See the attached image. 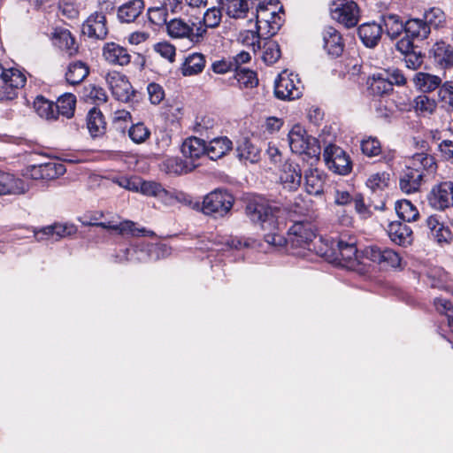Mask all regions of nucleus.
Segmentation results:
<instances>
[{"instance_id":"obj_23","label":"nucleus","mask_w":453,"mask_h":453,"mask_svg":"<svg viewBox=\"0 0 453 453\" xmlns=\"http://www.w3.org/2000/svg\"><path fill=\"white\" fill-rule=\"evenodd\" d=\"M426 226L439 244L451 245V229L441 222L438 216L431 215L427 217Z\"/></svg>"},{"instance_id":"obj_34","label":"nucleus","mask_w":453,"mask_h":453,"mask_svg":"<svg viewBox=\"0 0 453 453\" xmlns=\"http://www.w3.org/2000/svg\"><path fill=\"white\" fill-rule=\"evenodd\" d=\"M429 25L423 19H411L404 24V32L411 39L424 40L430 34Z\"/></svg>"},{"instance_id":"obj_24","label":"nucleus","mask_w":453,"mask_h":453,"mask_svg":"<svg viewBox=\"0 0 453 453\" xmlns=\"http://www.w3.org/2000/svg\"><path fill=\"white\" fill-rule=\"evenodd\" d=\"M258 0H219L222 8L230 18L241 19L253 9Z\"/></svg>"},{"instance_id":"obj_37","label":"nucleus","mask_w":453,"mask_h":453,"mask_svg":"<svg viewBox=\"0 0 453 453\" xmlns=\"http://www.w3.org/2000/svg\"><path fill=\"white\" fill-rule=\"evenodd\" d=\"M413 82L423 92H431L440 87L441 79L436 75L419 72L414 75Z\"/></svg>"},{"instance_id":"obj_50","label":"nucleus","mask_w":453,"mask_h":453,"mask_svg":"<svg viewBox=\"0 0 453 453\" xmlns=\"http://www.w3.org/2000/svg\"><path fill=\"white\" fill-rule=\"evenodd\" d=\"M387 81H383L384 90H392L393 85L402 86L406 83V78L399 69H393L385 73Z\"/></svg>"},{"instance_id":"obj_25","label":"nucleus","mask_w":453,"mask_h":453,"mask_svg":"<svg viewBox=\"0 0 453 453\" xmlns=\"http://www.w3.org/2000/svg\"><path fill=\"white\" fill-rule=\"evenodd\" d=\"M382 32L381 25L376 22L364 23L357 30L360 40L368 48H373L379 43Z\"/></svg>"},{"instance_id":"obj_7","label":"nucleus","mask_w":453,"mask_h":453,"mask_svg":"<svg viewBox=\"0 0 453 453\" xmlns=\"http://www.w3.org/2000/svg\"><path fill=\"white\" fill-rule=\"evenodd\" d=\"M315 236V227L311 222L296 221L289 227L286 242L292 248L310 250Z\"/></svg>"},{"instance_id":"obj_14","label":"nucleus","mask_w":453,"mask_h":453,"mask_svg":"<svg viewBox=\"0 0 453 453\" xmlns=\"http://www.w3.org/2000/svg\"><path fill=\"white\" fill-rule=\"evenodd\" d=\"M280 182L284 189L296 190L302 182V171L298 164L286 161L280 169Z\"/></svg>"},{"instance_id":"obj_11","label":"nucleus","mask_w":453,"mask_h":453,"mask_svg":"<svg viewBox=\"0 0 453 453\" xmlns=\"http://www.w3.org/2000/svg\"><path fill=\"white\" fill-rule=\"evenodd\" d=\"M76 231L77 228L74 225L55 223L39 229L35 228L31 232L37 242L46 240L57 242L62 238L74 234Z\"/></svg>"},{"instance_id":"obj_48","label":"nucleus","mask_w":453,"mask_h":453,"mask_svg":"<svg viewBox=\"0 0 453 453\" xmlns=\"http://www.w3.org/2000/svg\"><path fill=\"white\" fill-rule=\"evenodd\" d=\"M235 72V79L241 86L245 88H254L258 84L257 73L250 69H237Z\"/></svg>"},{"instance_id":"obj_47","label":"nucleus","mask_w":453,"mask_h":453,"mask_svg":"<svg viewBox=\"0 0 453 453\" xmlns=\"http://www.w3.org/2000/svg\"><path fill=\"white\" fill-rule=\"evenodd\" d=\"M2 81L4 83L10 84L11 87L19 90L25 86L27 78L19 69L9 68L6 70V73Z\"/></svg>"},{"instance_id":"obj_55","label":"nucleus","mask_w":453,"mask_h":453,"mask_svg":"<svg viewBox=\"0 0 453 453\" xmlns=\"http://www.w3.org/2000/svg\"><path fill=\"white\" fill-rule=\"evenodd\" d=\"M361 150L368 157L378 156L381 151L380 142L377 138L369 137L362 141Z\"/></svg>"},{"instance_id":"obj_4","label":"nucleus","mask_w":453,"mask_h":453,"mask_svg":"<svg viewBox=\"0 0 453 453\" xmlns=\"http://www.w3.org/2000/svg\"><path fill=\"white\" fill-rule=\"evenodd\" d=\"M254 8L256 9V27L258 33L265 37H271L277 34L282 25V19L275 8L270 10L265 3L259 1Z\"/></svg>"},{"instance_id":"obj_18","label":"nucleus","mask_w":453,"mask_h":453,"mask_svg":"<svg viewBox=\"0 0 453 453\" xmlns=\"http://www.w3.org/2000/svg\"><path fill=\"white\" fill-rule=\"evenodd\" d=\"M406 166L410 169H416L418 173H422L423 178H426L436 172L437 164L434 157L427 153H416L409 160Z\"/></svg>"},{"instance_id":"obj_45","label":"nucleus","mask_w":453,"mask_h":453,"mask_svg":"<svg viewBox=\"0 0 453 453\" xmlns=\"http://www.w3.org/2000/svg\"><path fill=\"white\" fill-rule=\"evenodd\" d=\"M436 102L426 95L418 96L413 100V107L416 112L422 116L433 114L436 110Z\"/></svg>"},{"instance_id":"obj_64","label":"nucleus","mask_w":453,"mask_h":453,"mask_svg":"<svg viewBox=\"0 0 453 453\" xmlns=\"http://www.w3.org/2000/svg\"><path fill=\"white\" fill-rule=\"evenodd\" d=\"M156 51L158 52L163 58H166L170 62H173L175 57V48L167 43L161 42L156 45Z\"/></svg>"},{"instance_id":"obj_44","label":"nucleus","mask_w":453,"mask_h":453,"mask_svg":"<svg viewBox=\"0 0 453 453\" xmlns=\"http://www.w3.org/2000/svg\"><path fill=\"white\" fill-rule=\"evenodd\" d=\"M382 22L386 34L391 38H396L404 30V25L398 15L385 14L382 16Z\"/></svg>"},{"instance_id":"obj_3","label":"nucleus","mask_w":453,"mask_h":453,"mask_svg":"<svg viewBox=\"0 0 453 453\" xmlns=\"http://www.w3.org/2000/svg\"><path fill=\"white\" fill-rule=\"evenodd\" d=\"M234 197L225 189L217 188L203 197L202 211L213 218H221L232 209Z\"/></svg>"},{"instance_id":"obj_5","label":"nucleus","mask_w":453,"mask_h":453,"mask_svg":"<svg viewBox=\"0 0 453 453\" xmlns=\"http://www.w3.org/2000/svg\"><path fill=\"white\" fill-rule=\"evenodd\" d=\"M330 12L334 20L348 28L356 27L359 21V7L352 0L334 1L331 4Z\"/></svg>"},{"instance_id":"obj_31","label":"nucleus","mask_w":453,"mask_h":453,"mask_svg":"<svg viewBox=\"0 0 453 453\" xmlns=\"http://www.w3.org/2000/svg\"><path fill=\"white\" fill-rule=\"evenodd\" d=\"M236 154L241 161L251 164L257 163L261 158V150L247 138L238 142Z\"/></svg>"},{"instance_id":"obj_38","label":"nucleus","mask_w":453,"mask_h":453,"mask_svg":"<svg viewBox=\"0 0 453 453\" xmlns=\"http://www.w3.org/2000/svg\"><path fill=\"white\" fill-rule=\"evenodd\" d=\"M34 109L42 119L47 120L57 119L55 103L46 99L42 96H36L34 101Z\"/></svg>"},{"instance_id":"obj_27","label":"nucleus","mask_w":453,"mask_h":453,"mask_svg":"<svg viewBox=\"0 0 453 453\" xmlns=\"http://www.w3.org/2000/svg\"><path fill=\"white\" fill-rule=\"evenodd\" d=\"M181 152L184 157L192 160L206 155V142L203 139L196 136L187 138L181 145Z\"/></svg>"},{"instance_id":"obj_41","label":"nucleus","mask_w":453,"mask_h":453,"mask_svg":"<svg viewBox=\"0 0 453 453\" xmlns=\"http://www.w3.org/2000/svg\"><path fill=\"white\" fill-rule=\"evenodd\" d=\"M76 98L73 94L66 93L58 97L55 103L57 118L62 115L67 119L73 116Z\"/></svg>"},{"instance_id":"obj_43","label":"nucleus","mask_w":453,"mask_h":453,"mask_svg":"<svg viewBox=\"0 0 453 453\" xmlns=\"http://www.w3.org/2000/svg\"><path fill=\"white\" fill-rule=\"evenodd\" d=\"M168 35L172 38H187L189 40L191 26L181 19H173L166 23Z\"/></svg>"},{"instance_id":"obj_36","label":"nucleus","mask_w":453,"mask_h":453,"mask_svg":"<svg viewBox=\"0 0 453 453\" xmlns=\"http://www.w3.org/2000/svg\"><path fill=\"white\" fill-rule=\"evenodd\" d=\"M87 127L92 137L102 135L105 130V121L102 112L92 108L87 117Z\"/></svg>"},{"instance_id":"obj_54","label":"nucleus","mask_w":453,"mask_h":453,"mask_svg":"<svg viewBox=\"0 0 453 453\" xmlns=\"http://www.w3.org/2000/svg\"><path fill=\"white\" fill-rule=\"evenodd\" d=\"M436 310L447 316L448 325L453 332V306L450 302L443 298H435L434 301Z\"/></svg>"},{"instance_id":"obj_16","label":"nucleus","mask_w":453,"mask_h":453,"mask_svg":"<svg viewBox=\"0 0 453 453\" xmlns=\"http://www.w3.org/2000/svg\"><path fill=\"white\" fill-rule=\"evenodd\" d=\"M425 182L422 173H418L416 169H410L406 165L399 173V188L405 194L418 192Z\"/></svg>"},{"instance_id":"obj_62","label":"nucleus","mask_w":453,"mask_h":453,"mask_svg":"<svg viewBox=\"0 0 453 453\" xmlns=\"http://www.w3.org/2000/svg\"><path fill=\"white\" fill-rule=\"evenodd\" d=\"M149 98L151 104H158L165 96L163 88L157 83H150L147 87Z\"/></svg>"},{"instance_id":"obj_39","label":"nucleus","mask_w":453,"mask_h":453,"mask_svg":"<svg viewBox=\"0 0 453 453\" xmlns=\"http://www.w3.org/2000/svg\"><path fill=\"white\" fill-rule=\"evenodd\" d=\"M197 166L196 164L183 161L179 157H169L163 162L164 170L169 174H183L192 171Z\"/></svg>"},{"instance_id":"obj_20","label":"nucleus","mask_w":453,"mask_h":453,"mask_svg":"<svg viewBox=\"0 0 453 453\" xmlns=\"http://www.w3.org/2000/svg\"><path fill=\"white\" fill-rule=\"evenodd\" d=\"M324 49L327 54L337 58L342 55L344 43L342 35L333 27H326L322 32Z\"/></svg>"},{"instance_id":"obj_33","label":"nucleus","mask_w":453,"mask_h":453,"mask_svg":"<svg viewBox=\"0 0 453 453\" xmlns=\"http://www.w3.org/2000/svg\"><path fill=\"white\" fill-rule=\"evenodd\" d=\"M23 181L14 175L0 170V196L25 192Z\"/></svg>"},{"instance_id":"obj_8","label":"nucleus","mask_w":453,"mask_h":453,"mask_svg":"<svg viewBox=\"0 0 453 453\" xmlns=\"http://www.w3.org/2000/svg\"><path fill=\"white\" fill-rule=\"evenodd\" d=\"M324 160L327 167L340 175H347L351 172L352 163L349 155L339 146L329 144L324 150Z\"/></svg>"},{"instance_id":"obj_22","label":"nucleus","mask_w":453,"mask_h":453,"mask_svg":"<svg viewBox=\"0 0 453 453\" xmlns=\"http://www.w3.org/2000/svg\"><path fill=\"white\" fill-rule=\"evenodd\" d=\"M103 56L112 65H127L131 62V55L127 50L115 42H107L103 48Z\"/></svg>"},{"instance_id":"obj_53","label":"nucleus","mask_w":453,"mask_h":453,"mask_svg":"<svg viewBox=\"0 0 453 453\" xmlns=\"http://www.w3.org/2000/svg\"><path fill=\"white\" fill-rule=\"evenodd\" d=\"M222 13L220 9L209 8L203 14V24L209 28L218 27L221 22Z\"/></svg>"},{"instance_id":"obj_52","label":"nucleus","mask_w":453,"mask_h":453,"mask_svg":"<svg viewBox=\"0 0 453 453\" xmlns=\"http://www.w3.org/2000/svg\"><path fill=\"white\" fill-rule=\"evenodd\" d=\"M389 173L386 172L372 174L366 180V186L372 191L382 190L388 186Z\"/></svg>"},{"instance_id":"obj_15","label":"nucleus","mask_w":453,"mask_h":453,"mask_svg":"<svg viewBox=\"0 0 453 453\" xmlns=\"http://www.w3.org/2000/svg\"><path fill=\"white\" fill-rule=\"evenodd\" d=\"M82 34L89 38L104 39L108 34L104 14L102 12L91 14L82 24Z\"/></svg>"},{"instance_id":"obj_12","label":"nucleus","mask_w":453,"mask_h":453,"mask_svg":"<svg viewBox=\"0 0 453 453\" xmlns=\"http://www.w3.org/2000/svg\"><path fill=\"white\" fill-rule=\"evenodd\" d=\"M365 256L372 262L378 263L383 267L396 268L401 263L399 254L388 248L371 246L365 250Z\"/></svg>"},{"instance_id":"obj_29","label":"nucleus","mask_w":453,"mask_h":453,"mask_svg":"<svg viewBox=\"0 0 453 453\" xmlns=\"http://www.w3.org/2000/svg\"><path fill=\"white\" fill-rule=\"evenodd\" d=\"M337 249L342 266L353 269L357 261V249L355 241L350 239L349 242H345L340 239L337 242Z\"/></svg>"},{"instance_id":"obj_10","label":"nucleus","mask_w":453,"mask_h":453,"mask_svg":"<svg viewBox=\"0 0 453 453\" xmlns=\"http://www.w3.org/2000/svg\"><path fill=\"white\" fill-rule=\"evenodd\" d=\"M112 96L119 101L127 103L134 96L131 83L126 75L116 72H109L105 77Z\"/></svg>"},{"instance_id":"obj_46","label":"nucleus","mask_w":453,"mask_h":453,"mask_svg":"<svg viewBox=\"0 0 453 453\" xmlns=\"http://www.w3.org/2000/svg\"><path fill=\"white\" fill-rule=\"evenodd\" d=\"M257 242V240L252 237L231 235L226 239L224 244L230 250H241L242 249L255 248Z\"/></svg>"},{"instance_id":"obj_19","label":"nucleus","mask_w":453,"mask_h":453,"mask_svg":"<svg viewBox=\"0 0 453 453\" xmlns=\"http://www.w3.org/2000/svg\"><path fill=\"white\" fill-rule=\"evenodd\" d=\"M50 38L53 44L65 51L68 56H73L77 53L78 44L68 29L56 27L51 33Z\"/></svg>"},{"instance_id":"obj_63","label":"nucleus","mask_w":453,"mask_h":453,"mask_svg":"<svg viewBox=\"0 0 453 453\" xmlns=\"http://www.w3.org/2000/svg\"><path fill=\"white\" fill-rule=\"evenodd\" d=\"M162 185L155 181H142L140 184V191L142 194L157 198Z\"/></svg>"},{"instance_id":"obj_60","label":"nucleus","mask_w":453,"mask_h":453,"mask_svg":"<svg viewBox=\"0 0 453 453\" xmlns=\"http://www.w3.org/2000/svg\"><path fill=\"white\" fill-rule=\"evenodd\" d=\"M424 61V55L416 49L404 56L406 66L411 70L419 68Z\"/></svg>"},{"instance_id":"obj_2","label":"nucleus","mask_w":453,"mask_h":453,"mask_svg":"<svg viewBox=\"0 0 453 453\" xmlns=\"http://www.w3.org/2000/svg\"><path fill=\"white\" fill-rule=\"evenodd\" d=\"M288 143L292 152L303 154L314 161L320 155V146L316 138L308 135L301 126H295L288 133Z\"/></svg>"},{"instance_id":"obj_59","label":"nucleus","mask_w":453,"mask_h":453,"mask_svg":"<svg viewBox=\"0 0 453 453\" xmlns=\"http://www.w3.org/2000/svg\"><path fill=\"white\" fill-rule=\"evenodd\" d=\"M443 12L438 8H432L424 13V21L431 27H438L443 21Z\"/></svg>"},{"instance_id":"obj_57","label":"nucleus","mask_w":453,"mask_h":453,"mask_svg":"<svg viewBox=\"0 0 453 453\" xmlns=\"http://www.w3.org/2000/svg\"><path fill=\"white\" fill-rule=\"evenodd\" d=\"M434 51L439 62H445L446 65L453 64V53L444 42L436 43Z\"/></svg>"},{"instance_id":"obj_49","label":"nucleus","mask_w":453,"mask_h":453,"mask_svg":"<svg viewBox=\"0 0 453 453\" xmlns=\"http://www.w3.org/2000/svg\"><path fill=\"white\" fill-rule=\"evenodd\" d=\"M281 52L279 44L274 41H270L264 45L263 60L267 65H273L280 58Z\"/></svg>"},{"instance_id":"obj_13","label":"nucleus","mask_w":453,"mask_h":453,"mask_svg":"<svg viewBox=\"0 0 453 453\" xmlns=\"http://www.w3.org/2000/svg\"><path fill=\"white\" fill-rule=\"evenodd\" d=\"M66 169L64 164L50 161L44 164L31 165L28 172L34 180H51L62 176Z\"/></svg>"},{"instance_id":"obj_40","label":"nucleus","mask_w":453,"mask_h":453,"mask_svg":"<svg viewBox=\"0 0 453 453\" xmlns=\"http://www.w3.org/2000/svg\"><path fill=\"white\" fill-rule=\"evenodd\" d=\"M88 67L85 63L76 61L69 65L65 79L68 83L76 85L81 83L88 76Z\"/></svg>"},{"instance_id":"obj_30","label":"nucleus","mask_w":453,"mask_h":453,"mask_svg":"<svg viewBox=\"0 0 453 453\" xmlns=\"http://www.w3.org/2000/svg\"><path fill=\"white\" fill-rule=\"evenodd\" d=\"M305 188L308 194L319 196L324 191L326 175L318 169H309L304 174Z\"/></svg>"},{"instance_id":"obj_58","label":"nucleus","mask_w":453,"mask_h":453,"mask_svg":"<svg viewBox=\"0 0 453 453\" xmlns=\"http://www.w3.org/2000/svg\"><path fill=\"white\" fill-rule=\"evenodd\" d=\"M182 196L181 193L177 192L174 189H165L163 186L160 188L159 192L157 193V198L165 203V205H172L176 201H179L180 199V196Z\"/></svg>"},{"instance_id":"obj_6","label":"nucleus","mask_w":453,"mask_h":453,"mask_svg":"<svg viewBox=\"0 0 453 453\" xmlns=\"http://www.w3.org/2000/svg\"><path fill=\"white\" fill-rule=\"evenodd\" d=\"M303 93V85L296 74L281 73L275 81L274 94L281 100H295L300 98Z\"/></svg>"},{"instance_id":"obj_21","label":"nucleus","mask_w":453,"mask_h":453,"mask_svg":"<svg viewBox=\"0 0 453 453\" xmlns=\"http://www.w3.org/2000/svg\"><path fill=\"white\" fill-rule=\"evenodd\" d=\"M388 234L390 240L399 246H408L413 241L412 230L404 222H391L388 226Z\"/></svg>"},{"instance_id":"obj_51","label":"nucleus","mask_w":453,"mask_h":453,"mask_svg":"<svg viewBox=\"0 0 453 453\" xmlns=\"http://www.w3.org/2000/svg\"><path fill=\"white\" fill-rule=\"evenodd\" d=\"M128 135L134 142L142 143L150 137V131L143 123H137L129 128Z\"/></svg>"},{"instance_id":"obj_26","label":"nucleus","mask_w":453,"mask_h":453,"mask_svg":"<svg viewBox=\"0 0 453 453\" xmlns=\"http://www.w3.org/2000/svg\"><path fill=\"white\" fill-rule=\"evenodd\" d=\"M88 225L100 226L122 235L137 236L146 232L144 228L135 227V224L130 220H124L119 223H113L111 221L99 223L89 222Z\"/></svg>"},{"instance_id":"obj_56","label":"nucleus","mask_w":453,"mask_h":453,"mask_svg":"<svg viewBox=\"0 0 453 453\" xmlns=\"http://www.w3.org/2000/svg\"><path fill=\"white\" fill-rule=\"evenodd\" d=\"M260 38L266 39L267 37H265L262 35H260V33H258V29H257V31L248 30L242 35V43L250 46L254 52H256L261 47Z\"/></svg>"},{"instance_id":"obj_1","label":"nucleus","mask_w":453,"mask_h":453,"mask_svg":"<svg viewBox=\"0 0 453 453\" xmlns=\"http://www.w3.org/2000/svg\"><path fill=\"white\" fill-rule=\"evenodd\" d=\"M280 209L270 205L262 197L250 199L245 208L246 216L253 224H257L265 231L278 228V213Z\"/></svg>"},{"instance_id":"obj_61","label":"nucleus","mask_w":453,"mask_h":453,"mask_svg":"<svg viewBox=\"0 0 453 453\" xmlns=\"http://www.w3.org/2000/svg\"><path fill=\"white\" fill-rule=\"evenodd\" d=\"M215 120L210 117H203L199 121H196L194 127V131L200 135H205L207 139H209V135H207L208 132L214 127Z\"/></svg>"},{"instance_id":"obj_17","label":"nucleus","mask_w":453,"mask_h":453,"mask_svg":"<svg viewBox=\"0 0 453 453\" xmlns=\"http://www.w3.org/2000/svg\"><path fill=\"white\" fill-rule=\"evenodd\" d=\"M167 250L165 245H157L153 243H146L127 248V252L132 253V257H127L134 262H146L153 258H157L159 252Z\"/></svg>"},{"instance_id":"obj_9","label":"nucleus","mask_w":453,"mask_h":453,"mask_svg":"<svg viewBox=\"0 0 453 453\" xmlns=\"http://www.w3.org/2000/svg\"><path fill=\"white\" fill-rule=\"evenodd\" d=\"M429 204L435 210L443 211L453 207V181L444 180L435 184L428 195Z\"/></svg>"},{"instance_id":"obj_35","label":"nucleus","mask_w":453,"mask_h":453,"mask_svg":"<svg viewBox=\"0 0 453 453\" xmlns=\"http://www.w3.org/2000/svg\"><path fill=\"white\" fill-rule=\"evenodd\" d=\"M205 66V58L201 53L188 55L181 66V73L184 76H191L200 73Z\"/></svg>"},{"instance_id":"obj_32","label":"nucleus","mask_w":453,"mask_h":453,"mask_svg":"<svg viewBox=\"0 0 453 453\" xmlns=\"http://www.w3.org/2000/svg\"><path fill=\"white\" fill-rule=\"evenodd\" d=\"M144 9L142 0H132L121 5L118 10V18L122 23L134 22Z\"/></svg>"},{"instance_id":"obj_42","label":"nucleus","mask_w":453,"mask_h":453,"mask_svg":"<svg viewBox=\"0 0 453 453\" xmlns=\"http://www.w3.org/2000/svg\"><path fill=\"white\" fill-rule=\"evenodd\" d=\"M395 208L398 217L405 222L416 221L419 216L416 206L406 199L397 201Z\"/></svg>"},{"instance_id":"obj_28","label":"nucleus","mask_w":453,"mask_h":453,"mask_svg":"<svg viewBox=\"0 0 453 453\" xmlns=\"http://www.w3.org/2000/svg\"><path fill=\"white\" fill-rule=\"evenodd\" d=\"M233 148V142L226 136L211 139L206 144V156L211 160H217L224 157Z\"/></svg>"}]
</instances>
